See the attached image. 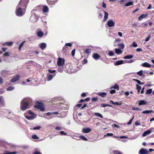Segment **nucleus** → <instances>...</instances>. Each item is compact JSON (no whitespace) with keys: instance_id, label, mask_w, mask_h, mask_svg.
<instances>
[{"instance_id":"nucleus-29","label":"nucleus","mask_w":154,"mask_h":154,"mask_svg":"<svg viewBox=\"0 0 154 154\" xmlns=\"http://www.w3.org/2000/svg\"><path fill=\"white\" fill-rule=\"evenodd\" d=\"M85 53L88 54L91 52V49L90 48H86L85 50Z\"/></svg>"},{"instance_id":"nucleus-51","label":"nucleus","mask_w":154,"mask_h":154,"mask_svg":"<svg viewBox=\"0 0 154 154\" xmlns=\"http://www.w3.org/2000/svg\"><path fill=\"white\" fill-rule=\"evenodd\" d=\"M48 71L50 73H54L56 72V70L49 69L48 70Z\"/></svg>"},{"instance_id":"nucleus-3","label":"nucleus","mask_w":154,"mask_h":154,"mask_svg":"<svg viewBox=\"0 0 154 154\" xmlns=\"http://www.w3.org/2000/svg\"><path fill=\"white\" fill-rule=\"evenodd\" d=\"M29 2V0H20L19 2L17 7H21L26 9L27 4Z\"/></svg>"},{"instance_id":"nucleus-52","label":"nucleus","mask_w":154,"mask_h":154,"mask_svg":"<svg viewBox=\"0 0 154 154\" xmlns=\"http://www.w3.org/2000/svg\"><path fill=\"white\" fill-rule=\"evenodd\" d=\"M60 133L61 135H66L67 134V133H66L64 132L63 131H61Z\"/></svg>"},{"instance_id":"nucleus-62","label":"nucleus","mask_w":154,"mask_h":154,"mask_svg":"<svg viewBox=\"0 0 154 154\" xmlns=\"http://www.w3.org/2000/svg\"><path fill=\"white\" fill-rule=\"evenodd\" d=\"M142 51V49L141 48H137L136 49V51L137 52L141 51Z\"/></svg>"},{"instance_id":"nucleus-64","label":"nucleus","mask_w":154,"mask_h":154,"mask_svg":"<svg viewBox=\"0 0 154 154\" xmlns=\"http://www.w3.org/2000/svg\"><path fill=\"white\" fill-rule=\"evenodd\" d=\"M7 49V48H2V50L4 52H5Z\"/></svg>"},{"instance_id":"nucleus-31","label":"nucleus","mask_w":154,"mask_h":154,"mask_svg":"<svg viewBox=\"0 0 154 154\" xmlns=\"http://www.w3.org/2000/svg\"><path fill=\"white\" fill-rule=\"evenodd\" d=\"M26 42L25 41H24L20 45L19 47H18V49L19 51H20L21 50V48L23 46V45L24 43Z\"/></svg>"},{"instance_id":"nucleus-56","label":"nucleus","mask_w":154,"mask_h":154,"mask_svg":"<svg viewBox=\"0 0 154 154\" xmlns=\"http://www.w3.org/2000/svg\"><path fill=\"white\" fill-rule=\"evenodd\" d=\"M26 119H27L29 120V119H33V116H26Z\"/></svg>"},{"instance_id":"nucleus-41","label":"nucleus","mask_w":154,"mask_h":154,"mask_svg":"<svg viewBox=\"0 0 154 154\" xmlns=\"http://www.w3.org/2000/svg\"><path fill=\"white\" fill-rule=\"evenodd\" d=\"M136 89L138 91V92H139L140 91L141 89V86L138 85V84L136 85Z\"/></svg>"},{"instance_id":"nucleus-59","label":"nucleus","mask_w":154,"mask_h":154,"mask_svg":"<svg viewBox=\"0 0 154 154\" xmlns=\"http://www.w3.org/2000/svg\"><path fill=\"white\" fill-rule=\"evenodd\" d=\"M132 46L134 47H137V45L135 42H134L132 43Z\"/></svg>"},{"instance_id":"nucleus-23","label":"nucleus","mask_w":154,"mask_h":154,"mask_svg":"<svg viewBox=\"0 0 154 154\" xmlns=\"http://www.w3.org/2000/svg\"><path fill=\"white\" fill-rule=\"evenodd\" d=\"M133 57V55H128L124 57L123 58L124 59H130Z\"/></svg>"},{"instance_id":"nucleus-58","label":"nucleus","mask_w":154,"mask_h":154,"mask_svg":"<svg viewBox=\"0 0 154 154\" xmlns=\"http://www.w3.org/2000/svg\"><path fill=\"white\" fill-rule=\"evenodd\" d=\"M88 62L87 60L86 59H84L82 60V63L83 64H86V63Z\"/></svg>"},{"instance_id":"nucleus-30","label":"nucleus","mask_w":154,"mask_h":154,"mask_svg":"<svg viewBox=\"0 0 154 154\" xmlns=\"http://www.w3.org/2000/svg\"><path fill=\"white\" fill-rule=\"evenodd\" d=\"M46 46V43H42L40 45V48L42 49H44L45 48Z\"/></svg>"},{"instance_id":"nucleus-13","label":"nucleus","mask_w":154,"mask_h":154,"mask_svg":"<svg viewBox=\"0 0 154 154\" xmlns=\"http://www.w3.org/2000/svg\"><path fill=\"white\" fill-rule=\"evenodd\" d=\"M69 50V48L68 47L64 45L62 49V51L63 53L66 54L68 52Z\"/></svg>"},{"instance_id":"nucleus-49","label":"nucleus","mask_w":154,"mask_h":154,"mask_svg":"<svg viewBox=\"0 0 154 154\" xmlns=\"http://www.w3.org/2000/svg\"><path fill=\"white\" fill-rule=\"evenodd\" d=\"M109 55L110 56H113L114 54V52L112 51H109Z\"/></svg>"},{"instance_id":"nucleus-61","label":"nucleus","mask_w":154,"mask_h":154,"mask_svg":"<svg viewBox=\"0 0 154 154\" xmlns=\"http://www.w3.org/2000/svg\"><path fill=\"white\" fill-rule=\"evenodd\" d=\"M111 94H113L116 93V91L115 90H112L110 91Z\"/></svg>"},{"instance_id":"nucleus-5","label":"nucleus","mask_w":154,"mask_h":154,"mask_svg":"<svg viewBox=\"0 0 154 154\" xmlns=\"http://www.w3.org/2000/svg\"><path fill=\"white\" fill-rule=\"evenodd\" d=\"M17 8L16 10V14L18 16H21L23 15L22 10H25V8L21 7H19Z\"/></svg>"},{"instance_id":"nucleus-14","label":"nucleus","mask_w":154,"mask_h":154,"mask_svg":"<svg viewBox=\"0 0 154 154\" xmlns=\"http://www.w3.org/2000/svg\"><path fill=\"white\" fill-rule=\"evenodd\" d=\"M151 132V130L149 129L146 131H145L142 135L143 137H145L147 135L150 134Z\"/></svg>"},{"instance_id":"nucleus-25","label":"nucleus","mask_w":154,"mask_h":154,"mask_svg":"<svg viewBox=\"0 0 154 154\" xmlns=\"http://www.w3.org/2000/svg\"><path fill=\"white\" fill-rule=\"evenodd\" d=\"M47 1L49 5H54L55 3L57 2V1L56 0V1H52L49 0H47Z\"/></svg>"},{"instance_id":"nucleus-8","label":"nucleus","mask_w":154,"mask_h":154,"mask_svg":"<svg viewBox=\"0 0 154 154\" xmlns=\"http://www.w3.org/2000/svg\"><path fill=\"white\" fill-rule=\"evenodd\" d=\"M148 153V151L143 148L141 149L139 152V154H147Z\"/></svg>"},{"instance_id":"nucleus-20","label":"nucleus","mask_w":154,"mask_h":154,"mask_svg":"<svg viewBox=\"0 0 154 154\" xmlns=\"http://www.w3.org/2000/svg\"><path fill=\"white\" fill-rule=\"evenodd\" d=\"M115 51L116 53L118 54H122V52L121 50L118 48H116L115 49Z\"/></svg>"},{"instance_id":"nucleus-54","label":"nucleus","mask_w":154,"mask_h":154,"mask_svg":"<svg viewBox=\"0 0 154 154\" xmlns=\"http://www.w3.org/2000/svg\"><path fill=\"white\" fill-rule=\"evenodd\" d=\"M134 116H133L132 118L129 121L127 125H129L131 124L132 120H133V119L134 118Z\"/></svg>"},{"instance_id":"nucleus-19","label":"nucleus","mask_w":154,"mask_h":154,"mask_svg":"<svg viewBox=\"0 0 154 154\" xmlns=\"http://www.w3.org/2000/svg\"><path fill=\"white\" fill-rule=\"evenodd\" d=\"M142 66H143L146 67H150L151 65L149 63L145 62L142 64Z\"/></svg>"},{"instance_id":"nucleus-9","label":"nucleus","mask_w":154,"mask_h":154,"mask_svg":"<svg viewBox=\"0 0 154 154\" xmlns=\"http://www.w3.org/2000/svg\"><path fill=\"white\" fill-rule=\"evenodd\" d=\"M91 129L89 128H84L82 129V132L85 133H88L91 132Z\"/></svg>"},{"instance_id":"nucleus-35","label":"nucleus","mask_w":154,"mask_h":154,"mask_svg":"<svg viewBox=\"0 0 154 154\" xmlns=\"http://www.w3.org/2000/svg\"><path fill=\"white\" fill-rule=\"evenodd\" d=\"M59 113L58 112H48L46 113V115L48 116H49L51 114H54L55 115H57Z\"/></svg>"},{"instance_id":"nucleus-28","label":"nucleus","mask_w":154,"mask_h":154,"mask_svg":"<svg viewBox=\"0 0 154 154\" xmlns=\"http://www.w3.org/2000/svg\"><path fill=\"white\" fill-rule=\"evenodd\" d=\"M44 35L43 32L42 31H38L37 33L38 36L39 37H42Z\"/></svg>"},{"instance_id":"nucleus-16","label":"nucleus","mask_w":154,"mask_h":154,"mask_svg":"<svg viewBox=\"0 0 154 154\" xmlns=\"http://www.w3.org/2000/svg\"><path fill=\"white\" fill-rule=\"evenodd\" d=\"M100 57V56L97 53L94 54L93 55V57L95 60H97Z\"/></svg>"},{"instance_id":"nucleus-48","label":"nucleus","mask_w":154,"mask_h":154,"mask_svg":"<svg viewBox=\"0 0 154 154\" xmlns=\"http://www.w3.org/2000/svg\"><path fill=\"white\" fill-rule=\"evenodd\" d=\"M41 128V127L40 126H37L36 127H34L33 129V130H39Z\"/></svg>"},{"instance_id":"nucleus-12","label":"nucleus","mask_w":154,"mask_h":154,"mask_svg":"<svg viewBox=\"0 0 154 154\" xmlns=\"http://www.w3.org/2000/svg\"><path fill=\"white\" fill-rule=\"evenodd\" d=\"M148 15V14H141L138 18V20L139 21L141 20L143 18H145L147 17Z\"/></svg>"},{"instance_id":"nucleus-39","label":"nucleus","mask_w":154,"mask_h":154,"mask_svg":"<svg viewBox=\"0 0 154 154\" xmlns=\"http://www.w3.org/2000/svg\"><path fill=\"white\" fill-rule=\"evenodd\" d=\"M118 45L120 47V48L121 49H123L124 48V45L122 43L119 44Z\"/></svg>"},{"instance_id":"nucleus-27","label":"nucleus","mask_w":154,"mask_h":154,"mask_svg":"<svg viewBox=\"0 0 154 154\" xmlns=\"http://www.w3.org/2000/svg\"><path fill=\"white\" fill-rule=\"evenodd\" d=\"M13 43V42H6L5 43H4L3 44V45H7L8 46H10L12 45Z\"/></svg>"},{"instance_id":"nucleus-45","label":"nucleus","mask_w":154,"mask_h":154,"mask_svg":"<svg viewBox=\"0 0 154 154\" xmlns=\"http://www.w3.org/2000/svg\"><path fill=\"white\" fill-rule=\"evenodd\" d=\"M9 56V52H7L5 53L3 55V57H6Z\"/></svg>"},{"instance_id":"nucleus-18","label":"nucleus","mask_w":154,"mask_h":154,"mask_svg":"<svg viewBox=\"0 0 154 154\" xmlns=\"http://www.w3.org/2000/svg\"><path fill=\"white\" fill-rule=\"evenodd\" d=\"M104 19L103 20V21L105 22L107 20V19H108V13L106 11H104Z\"/></svg>"},{"instance_id":"nucleus-24","label":"nucleus","mask_w":154,"mask_h":154,"mask_svg":"<svg viewBox=\"0 0 154 154\" xmlns=\"http://www.w3.org/2000/svg\"><path fill=\"white\" fill-rule=\"evenodd\" d=\"M48 11V8L46 6H43L42 9V11L44 13L47 12Z\"/></svg>"},{"instance_id":"nucleus-4","label":"nucleus","mask_w":154,"mask_h":154,"mask_svg":"<svg viewBox=\"0 0 154 154\" xmlns=\"http://www.w3.org/2000/svg\"><path fill=\"white\" fill-rule=\"evenodd\" d=\"M65 61L64 58H58L57 62V65L59 66H63L65 64Z\"/></svg>"},{"instance_id":"nucleus-40","label":"nucleus","mask_w":154,"mask_h":154,"mask_svg":"<svg viewBox=\"0 0 154 154\" xmlns=\"http://www.w3.org/2000/svg\"><path fill=\"white\" fill-rule=\"evenodd\" d=\"M132 109L134 110L141 111V109L135 107H132Z\"/></svg>"},{"instance_id":"nucleus-47","label":"nucleus","mask_w":154,"mask_h":154,"mask_svg":"<svg viewBox=\"0 0 154 154\" xmlns=\"http://www.w3.org/2000/svg\"><path fill=\"white\" fill-rule=\"evenodd\" d=\"M32 138L34 139H38L39 137L37 136V135L35 134H34L32 135Z\"/></svg>"},{"instance_id":"nucleus-63","label":"nucleus","mask_w":154,"mask_h":154,"mask_svg":"<svg viewBox=\"0 0 154 154\" xmlns=\"http://www.w3.org/2000/svg\"><path fill=\"white\" fill-rule=\"evenodd\" d=\"M34 154H42V153L39 151H35Z\"/></svg>"},{"instance_id":"nucleus-57","label":"nucleus","mask_w":154,"mask_h":154,"mask_svg":"<svg viewBox=\"0 0 154 154\" xmlns=\"http://www.w3.org/2000/svg\"><path fill=\"white\" fill-rule=\"evenodd\" d=\"M75 49H73L72 52H71V54L72 55V56H74L75 55Z\"/></svg>"},{"instance_id":"nucleus-60","label":"nucleus","mask_w":154,"mask_h":154,"mask_svg":"<svg viewBox=\"0 0 154 154\" xmlns=\"http://www.w3.org/2000/svg\"><path fill=\"white\" fill-rule=\"evenodd\" d=\"M87 95L84 92L82 93L81 94V96L82 97H85Z\"/></svg>"},{"instance_id":"nucleus-42","label":"nucleus","mask_w":154,"mask_h":154,"mask_svg":"<svg viewBox=\"0 0 154 154\" xmlns=\"http://www.w3.org/2000/svg\"><path fill=\"white\" fill-rule=\"evenodd\" d=\"M152 89H149L146 91V94H150L152 93Z\"/></svg>"},{"instance_id":"nucleus-21","label":"nucleus","mask_w":154,"mask_h":154,"mask_svg":"<svg viewBox=\"0 0 154 154\" xmlns=\"http://www.w3.org/2000/svg\"><path fill=\"white\" fill-rule=\"evenodd\" d=\"M146 104V102L144 100H140L139 103V106L142 105H144Z\"/></svg>"},{"instance_id":"nucleus-50","label":"nucleus","mask_w":154,"mask_h":154,"mask_svg":"<svg viewBox=\"0 0 154 154\" xmlns=\"http://www.w3.org/2000/svg\"><path fill=\"white\" fill-rule=\"evenodd\" d=\"M113 134L112 133H108L106 135H104V137H105L106 136H113Z\"/></svg>"},{"instance_id":"nucleus-55","label":"nucleus","mask_w":154,"mask_h":154,"mask_svg":"<svg viewBox=\"0 0 154 154\" xmlns=\"http://www.w3.org/2000/svg\"><path fill=\"white\" fill-rule=\"evenodd\" d=\"M65 46L67 47V46H69V47H71L72 46V44L71 43H66L65 45Z\"/></svg>"},{"instance_id":"nucleus-22","label":"nucleus","mask_w":154,"mask_h":154,"mask_svg":"<svg viewBox=\"0 0 154 154\" xmlns=\"http://www.w3.org/2000/svg\"><path fill=\"white\" fill-rule=\"evenodd\" d=\"M17 153V152H10L6 151L4 152V154H16Z\"/></svg>"},{"instance_id":"nucleus-11","label":"nucleus","mask_w":154,"mask_h":154,"mask_svg":"<svg viewBox=\"0 0 154 154\" xmlns=\"http://www.w3.org/2000/svg\"><path fill=\"white\" fill-rule=\"evenodd\" d=\"M124 63V62L122 60H119L117 61L114 63L115 66H118L123 64Z\"/></svg>"},{"instance_id":"nucleus-10","label":"nucleus","mask_w":154,"mask_h":154,"mask_svg":"<svg viewBox=\"0 0 154 154\" xmlns=\"http://www.w3.org/2000/svg\"><path fill=\"white\" fill-rule=\"evenodd\" d=\"M56 75V74L54 73L53 75H48L47 76V80L48 81L51 80L53 78H54Z\"/></svg>"},{"instance_id":"nucleus-44","label":"nucleus","mask_w":154,"mask_h":154,"mask_svg":"<svg viewBox=\"0 0 154 154\" xmlns=\"http://www.w3.org/2000/svg\"><path fill=\"white\" fill-rule=\"evenodd\" d=\"M112 88L114 89H117L118 90H119V87L117 84H115Z\"/></svg>"},{"instance_id":"nucleus-37","label":"nucleus","mask_w":154,"mask_h":154,"mask_svg":"<svg viewBox=\"0 0 154 154\" xmlns=\"http://www.w3.org/2000/svg\"><path fill=\"white\" fill-rule=\"evenodd\" d=\"M80 138L83 140L85 141L88 140V139L82 135L80 136Z\"/></svg>"},{"instance_id":"nucleus-53","label":"nucleus","mask_w":154,"mask_h":154,"mask_svg":"<svg viewBox=\"0 0 154 154\" xmlns=\"http://www.w3.org/2000/svg\"><path fill=\"white\" fill-rule=\"evenodd\" d=\"M98 99L97 97H95L94 98H92L91 99V100L93 101H96Z\"/></svg>"},{"instance_id":"nucleus-34","label":"nucleus","mask_w":154,"mask_h":154,"mask_svg":"<svg viewBox=\"0 0 154 154\" xmlns=\"http://www.w3.org/2000/svg\"><path fill=\"white\" fill-rule=\"evenodd\" d=\"M153 111L152 110H147L145 111H143L142 113L143 114L146 113L148 114L152 112H153Z\"/></svg>"},{"instance_id":"nucleus-26","label":"nucleus","mask_w":154,"mask_h":154,"mask_svg":"<svg viewBox=\"0 0 154 154\" xmlns=\"http://www.w3.org/2000/svg\"><path fill=\"white\" fill-rule=\"evenodd\" d=\"M63 66H60L58 67L57 70L58 72H63Z\"/></svg>"},{"instance_id":"nucleus-2","label":"nucleus","mask_w":154,"mask_h":154,"mask_svg":"<svg viewBox=\"0 0 154 154\" xmlns=\"http://www.w3.org/2000/svg\"><path fill=\"white\" fill-rule=\"evenodd\" d=\"M34 107L39 109L41 111H43L45 110L43 103L40 102H37L36 103V104L34 106Z\"/></svg>"},{"instance_id":"nucleus-46","label":"nucleus","mask_w":154,"mask_h":154,"mask_svg":"<svg viewBox=\"0 0 154 154\" xmlns=\"http://www.w3.org/2000/svg\"><path fill=\"white\" fill-rule=\"evenodd\" d=\"M137 74L140 76H142L143 75L142 70H141L137 72Z\"/></svg>"},{"instance_id":"nucleus-43","label":"nucleus","mask_w":154,"mask_h":154,"mask_svg":"<svg viewBox=\"0 0 154 154\" xmlns=\"http://www.w3.org/2000/svg\"><path fill=\"white\" fill-rule=\"evenodd\" d=\"M114 154H123L121 152L118 150H115L113 151Z\"/></svg>"},{"instance_id":"nucleus-36","label":"nucleus","mask_w":154,"mask_h":154,"mask_svg":"<svg viewBox=\"0 0 154 154\" xmlns=\"http://www.w3.org/2000/svg\"><path fill=\"white\" fill-rule=\"evenodd\" d=\"M14 89V87L12 86H10L7 88L6 90L7 91H11L13 90Z\"/></svg>"},{"instance_id":"nucleus-33","label":"nucleus","mask_w":154,"mask_h":154,"mask_svg":"<svg viewBox=\"0 0 154 154\" xmlns=\"http://www.w3.org/2000/svg\"><path fill=\"white\" fill-rule=\"evenodd\" d=\"M101 107H105L106 106H109V107H112V106L111 105H110L107 104H101Z\"/></svg>"},{"instance_id":"nucleus-6","label":"nucleus","mask_w":154,"mask_h":154,"mask_svg":"<svg viewBox=\"0 0 154 154\" xmlns=\"http://www.w3.org/2000/svg\"><path fill=\"white\" fill-rule=\"evenodd\" d=\"M107 25L108 27H111L114 26L115 23L112 19H110L108 21Z\"/></svg>"},{"instance_id":"nucleus-38","label":"nucleus","mask_w":154,"mask_h":154,"mask_svg":"<svg viewBox=\"0 0 154 154\" xmlns=\"http://www.w3.org/2000/svg\"><path fill=\"white\" fill-rule=\"evenodd\" d=\"M133 4V3L131 2H129L127 3L125 5L126 6H131Z\"/></svg>"},{"instance_id":"nucleus-15","label":"nucleus","mask_w":154,"mask_h":154,"mask_svg":"<svg viewBox=\"0 0 154 154\" xmlns=\"http://www.w3.org/2000/svg\"><path fill=\"white\" fill-rule=\"evenodd\" d=\"M97 94L101 97H104L107 94V93L105 92H98L97 93Z\"/></svg>"},{"instance_id":"nucleus-17","label":"nucleus","mask_w":154,"mask_h":154,"mask_svg":"<svg viewBox=\"0 0 154 154\" xmlns=\"http://www.w3.org/2000/svg\"><path fill=\"white\" fill-rule=\"evenodd\" d=\"M1 74L4 76H5L8 75V71L5 70H3L1 72Z\"/></svg>"},{"instance_id":"nucleus-1","label":"nucleus","mask_w":154,"mask_h":154,"mask_svg":"<svg viewBox=\"0 0 154 154\" xmlns=\"http://www.w3.org/2000/svg\"><path fill=\"white\" fill-rule=\"evenodd\" d=\"M24 101L23 103L21 102L20 109L21 110L24 111L29 108V104L32 103V100L29 98H26L23 100Z\"/></svg>"},{"instance_id":"nucleus-32","label":"nucleus","mask_w":154,"mask_h":154,"mask_svg":"<svg viewBox=\"0 0 154 154\" xmlns=\"http://www.w3.org/2000/svg\"><path fill=\"white\" fill-rule=\"evenodd\" d=\"M94 115L96 116H97L101 118H103V116L100 113L95 112L94 113Z\"/></svg>"},{"instance_id":"nucleus-7","label":"nucleus","mask_w":154,"mask_h":154,"mask_svg":"<svg viewBox=\"0 0 154 154\" xmlns=\"http://www.w3.org/2000/svg\"><path fill=\"white\" fill-rule=\"evenodd\" d=\"M20 78V76L18 75L14 76L11 79V82H14L18 80Z\"/></svg>"}]
</instances>
